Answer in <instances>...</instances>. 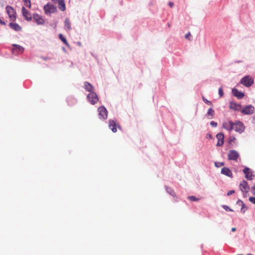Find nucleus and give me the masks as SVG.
Listing matches in <instances>:
<instances>
[{
    "mask_svg": "<svg viewBox=\"0 0 255 255\" xmlns=\"http://www.w3.org/2000/svg\"><path fill=\"white\" fill-rule=\"evenodd\" d=\"M254 82V79L250 75H246L242 78L240 81L241 84L246 87H251Z\"/></svg>",
    "mask_w": 255,
    "mask_h": 255,
    "instance_id": "nucleus-1",
    "label": "nucleus"
},
{
    "mask_svg": "<svg viewBox=\"0 0 255 255\" xmlns=\"http://www.w3.org/2000/svg\"><path fill=\"white\" fill-rule=\"evenodd\" d=\"M234 129L240 133H242L244 132L245 130V126L243 122L240 121H236L235 122H233Z\"/></svg>",
    "mask_w": 255,
    "mask_h": 255,
    "instance_id": "nucleus-2",
    "label": "nucleus"
},
{
    "mask_svg": "<svg viewBox=\"0 0 255 255\" xmlns=\"http://www.w3.org/2000/svg\"><path fill=\"white\" fill-rule=\"evenodd\" d=\"M99 118L101 120H106L108 118V110L104 106L99 107L98 109Z\"/></svg>",
    "mask_w": 255,
    "mask_h": 255,
    "instance_id": "nucleus-3",
    "label": "nucleus"
},
{
    "mask_svg": "<svg viewBox=\"0 0 255 255\" xmlns=\"http://www.w3.org/2000/svg\"><path fill=\"white\" fill-rule=\"evenodd\" d=\"M44 10L46 14L55 13L57 10V7L50 2L44 5Z\"/></svg>",
    "mask_w": 255,
    "mask_h": 255,
    "instance_id": "nucleus-4",
    "label": "nucleus"
},
{
    "mask_svg": "<svg viewBox=\"0 0 255 255\" xmlns=\"http://www.w3.org/2000/svg\"><path fill=\"white\" fill-rule=\"evenodd\" d=\"M11 52L14 55L22 54L24 51V48L20 45L13 44L11 45Z\"/></svg>",
    "mask_w": 255,
    "mask_h": 255,
    "instance_id": "nucleus-5",
    "label": "nucleus"
},
{
    "mask_svg": "<svg viewBox=\"0 0 255 255\" xmlns=\"http://www.w3.org/2000/svg\"><path fill=\"white\" fill-rule=\"evenodd\" d=\"M255 107L252 105L245 106L241 110V112L243 115H250L253 114L255 112Z\"/></svg>",
    "mask_w": 255,
    "mask_h": 255,
    "instance_id": "nucleus-6",
    "label": "nucleus"
},
{
    "mask_svg": "<svg viewBox=\"0 0 255 255\" xmlns=\"http://www.w3.org/2000/svg\"><path fill=\"white\" fill-rule=\"evenodd\" d=\"M6 10L9 17L12 20L15 21L16 18V12L13 8L10 5H7L6 6Z\"/></svg>",
    "mask_w": 255,
    "mask_h": 255,
    "instance_id": "nucleus-7",
    "label": "nucleus"
},
{
    "mask_svg": "<svg viewBox=\"0 0 255 255\" xmlns=\"http://www.w3.org/2000/svg\"><path fill=\"white\" fill-rule=\"evenodd\" d=\"M87 99L92 105H95L99 101V98L94 91L89 93L87 95Z\"/></svg>",
    "mask_w": 255,
    "mask_h": 255,
    "instance_id": "nucleus-8",
    "label": "nucleus"
},
{
    "mask_svg": "<svg viewBox=\"0 0 255 255\" xmlns=\"http://www.w3.org/2000/svg\"><path fill=\"white\" fill-rule=\"evenodd\" d=\"M239 186L240 190L243 193L244 196H245V193L248 194L249 192V190L250 189V187L248 185V182L246 180H243L240 183Z\"/></svg>",
    "mask_w": 255,
    "mask_h": 255,
    "instance_id": "nucleus-9",
    "label": "nucleus"
},
{
    "mask_svg": "<svg viewBox=\"0 0 255 255\" xmlns=\"http://www.w3.org/2000/svg\"><path fill=\"white\" fill-rule=\"evenodd\" d=\"M239 153L236 150L232 149L229 151L228 158L230 160H236L239 157Z\"/></svg>",
    "mask_w": 255,
    "mask_h": 255,
    "instance_id": "nucleus-10",
    "label": "nucleus"
},
{
    "mask_svg": "<svg viewBox=\"0 0 255 255\" xmlns=\"http://www.w3.org/2000/svg\"><path fill=\"white\" fill-rule=\"evenodd\" d=\"M243 171L245 173V178L247 180H252L253 179V177H255V175L253 174L252 171L250 168L245 167Z\"/></svg>",
    "mask_w": 255,
    "mask_h": 255,
    "instance_id": "nucleus-11",
    "label": "nucleus"
},
{
    "mask_svg": "<svg viewBox=\"0 0 255 255\" xmlns=\"http://www.w3.org/2000/svg\"><path fill=\"white\" fill-rule=\"evenodd\" d=\"M109 127L113 132H117V127L121 129V126L119 125H117L116 123V121L113 120H112V119H110L109 121Z\"/></svg>",
    "mask_w": 255,
    "mask_h": 255,
    "instance_id": "nucleus-12",
    "label": "nucleus"
},
{
    "mask_svg": "<svg viewBox=\"0 0 255 255\" xmlns=\"http://www.w3.org/2000/svg\"><path fill=\"white\" fill-rule=\"evenodd\" d=\"M233 122L232 121H229L228 122H223L222 124L223 128H225L227 130L232 131L234 129Z\"/></svg>",
    "mask_w": 255,
    "mask_h": 255,
    "instance_id": "nucleus-13",
    "label": "nucleus"
},
{
    "mask_svg": "<svg viewBox=\"0 0 255 255\" xmlns=\"http://www.w3.org/2000/svg\"><path fill=\"white\" fill-rule=\"evenodd\" d=\"M33 18L35 21L38 25H43L44 24V20L42 18V16L40 15L37 13H34L33 14L32 18Z\"/></svg>",
    "mask_w": 255,
    "mask_h": 255,
    "instance_id": "nucleus-14",
    "label": "nucleus"
},
{
    "mask_svg": "<svg viewBox=\"0 0 255 255\" xmlns=\"http://www.w3.org/2000/svg\"><path fill=\"white\" fill-rule=\"evenodd\" d=\"M232 93L234 96L237 97L238 99H242L245 96V93L244 92L239 91L236 88L232 89Z\"/></svg>",
    "mask_w": 255,
    "mask_h": 255,
    "instance_id": "nucleus-15",
    "label": "nucleus"
},
{
    "mask_svg": "<svg viewBox=\"0 0 255 255\" xmlns=\"http://www.w3.org/2000/svg\"><path fill=\"white\" fill-rule=\"evenodd\" d=\"M218 141L216 144L217 146H221L224 143V134L223 132H219L216 134Z\"/></svg>",
    "mask_w": 255,
    "mask_h": 255,
    "instance_id": "nucleus-16",
    "label": "nucleus"
},
{
    "mask_svg": "<svg viewBox=\"0 0 255 255\" xmlns=\"http://www.w3.org/2000/svg\"><path fill=\"white\" fill-rule=\"evenodd\" d=\"M229 108L231 110H233L235 111H240L242 110V106L240 104H237L233 101L229 102Z\"/></svg>",
    "mask_w": 255,
    "mask_h": 255,
    "instance_id": "nucleus-17",
    "label": "nucleus"
},
{
    "mask_svg": "<svg viewBox=\"0 0 255 255\" xmlns=\"http://www.w3.org/2000/svg\"><path fill=\"white\" fill-rule=\"evenodd\" d=\"M221 173L230 178H233V173L231 169L227 167H224L221 169Z\"/></svg>",
    "mask_w": 255,
    "mask_h": 255,
    "instance_id": "nucleus-18",
    "label": "nucleus"
},
{
    "mask_svg": "<svg viewBox=\"0 0 255 255\" xmlns=\"http://www.w3.org/2000/svg\"><path fill=\"white\" fill-rule=\"evenodd\" d=\"M21 11L22 15L27 21H31L32 20V16L30 15V13L25 8V7L22 6Z\"/></svg>",
    "mask_w": 255,
    "mask_h": 255,
    "instance_id": "nucleus-19",
    "label": "nucleus"
},
{
    "mask_svg": "<svg viewBox=\"0 0 255 255\" xmlns=\"http://www.w3.org/2000/svg\"><path fill=\"white\" fill-rule=\"evenodd\" d=\"M236 204L241 207V212L243 214L245 213V212L248 210V207L246 206L245 204L241 199L238 200Z\"/></svg>",
    "mask_w": 255,
    "mask_h": 255,
    "instance_id": "nucleus-20",
    "label": "nucleus"
},
{
    "mask_svg": "<svg viewBox=\"0 0 255 255\" xmlns=\"http://www.w3.org/2000/svg\"><path fill=\"white\" fill-rule=\"evenodd\" d=\"M9 26L15 31H20L22 30V27L17 23L10 22Z\"/></svg>",
    "mask_w": 255,
    "mask_h": 255,
    "instance_id": "nucleus-21",
    "label": "nucleus"
},
{
    "mask_svg": "<svg viewBox=\"0 0 255 255\" xmlns=\"http://www.w3.org/2000/svg\"><path fill=\"white\" fill-rule=\"evenodd\" d=\"M84 88L86 91L89 92L90 93H91V92H94L93 91L94 87L91 83H90L86 81L84 82Z\"/></svg>",
    "mask_w": 255,
    "mask_h": 255,
    "instance_id": "nucleus-22",
    "label": "nucleus"
},
{
    "mask_svg": "<svg viewBox=\"0 0 255 255\" xmlns=\"http://www.w3.org/2000/svg\"><path fill=\"white\" fill-rule=\"evenodd\" d=\"M58 8L60 10L64 11L66 10V5L64 0H58Z\"/></svg>",
    "mask_w": 255,
    "mask_h": 255,
    "instance_id": "nucleus-23",
    "label": "nucleus"
},
{
    "mask_svg": "<svg viewBox=\"0 0 255 255\" xmlns=\"http://www.w3.org/2000/svg\"><path fill=\"white\" fill-rule=\"evenodd\" d=\"M64 28L65 30L70 31L71 30V22L68 18H66L64 20Z\"/></svg>",
    "mask_w": 255,
    "mask_h": 255,
    "instance_id": "nucleus-24",
    "label": "nucleus"
},
{
    "mask_svg": "<svg viewBox=\"0 0 255 255\" xmlns=\"http://www.w3.org/2000/svg\"><path fill=\"white\" fill-rule=\"evenodd\" d=\"M214 115H215V111L212 108H209L208 109L207 113L205 115V116L206 117H208L209 116H211V118H208V119H212L214 117Z\"/></svg>",
    "mask_w": 255,
    "mask_h": 255,
    "instance_id": "nucleus-25",
    "label": "nucleus"
},
{
    "mask_svg": "<svg viewBox=\"0 0 255 255\" xmlns=\"http://www.w3.org/2000/svg\"><path fill=\"white\" fill-rule=\"evenodd\" d=\"M165 189L167 193H168L169 194H170L173 197L177 198L175 193L173 189H172L171 188L166 185L165 186Z\"/></svg>",
    "mask_w": 255,
    "mask_h": 255,
    "instance_id": "nucleus-26",
    "label": "nucleus"
},
{
    "mask_svg": "<svg viewBox=\"0 0 255 255\" xmlns=\"http://www.w3.org/2000/svg\"><path fill=\"white\" fill-rule=\"evenodd\" d=\"M58 37L63 42V43L66 45V46H67L68 47H70V45L68 43L66 37H64L62 34H59Z\"/></svg>",
    "mask_w": 255,
    "mask_h": 255,
    "instance_id": "nucleus-27",
    "label": "nucleus"
},
{
    "mask_svg": "<svg viewBox=\"0 0 255 255\" xmlns=\"http://www.w3.org/2000/svg\"><path fill=\"white\" fill-rule=\"evenodd\" d=\"M67 102L69 105L72 106L73 104H74L76 103V100L74 98H73L72 97H69V98H67Z\"/></svg>",
    "mask_w": 255,
    "mask_h": 255,
    "instance_id": "nucleus-28",
    "label": "nucleus"
},
{
    "mask_svg": "<svg viewBox=\"0 0 255 255\" xmlns=\"http://www.w3.org/2000/svg\"><path fill=\"white\" fill-rule=\"evenodd\" d=\"M24 3V5L30 8L31 6V0H22Z\"/></svg>",
    "mask_w": 255,
    "mask_h": 255,
    "instance_id": "nucleus-29",
    "label": "nucleus"
},
{
    "mask_svg": "<svg viewBox=\"0 0 255 255\" xmlns=\"http://www.w3.org/2000/svg\"><path fill=\"white\" fill-rule=\"evenodd\" d=\"M222 207L226 211L233 212V210H232L230 207L227 205H223L222 206Z\"/></svg>",
    "mask_w": 255,
    "mask_h": 255,
    "instance_id": "nucleus-30",
    "label": "nucleus"
},
{
    "mask_svg": "<svg viewBox=\"0 0 255 255\" xmlns=\"http://www.w3.org/2000/svg\"><path fill=\"white\" fill-rule=\"evenodd\" d=\"M225 164L224 162H215V166L219 168L222 166H223Z\"/></svg>",
    "mask_w": 255,
    "mask_h": 255,
    "instance_id": "nucleus-31",
    "label": "nucleus"
},
{
    "mask_svg": "<svg viewBox=\"0 0 255 255\" xmlns=\"http://www.w3.org/2000/svg\"><path fill=\"white\" fill-rule=\"evenodd\" d=\"M202 99L205 103L208 105L213 106V104L211 101L208 100L204 97H203Z\"/></svg>",
    "mask_w": 255,
    "mask_h": 255,
    "instance_id": "nucleus-32",
    "label": "nucleus"
},
{
    "mask_svg": "<svg viewBox=\"0 0 255 255\" xmlns=\"http://www.w3.org/2000/svg\"><path fill=\"white\" fill-rule=\"evenodd\" d=\"M188 199L192 201H197L199 199L194 196H190L188 197Z\"/></svg>",
    "mask_w": 255,
    "mask_h": 255,
    "instance_id": "nucleus-33",
    "label": "nucleus"
},
{
    "mask_svg": "<svg viewBox=\"0 0 255 255\" xmlns=\"http://www.w3.org/2000/svg\"><path fill=\"white\" fill-rule=\"evenodd\" d=\"M236 140V138L235 136H230L229 139V140H228V143L229 144H231V143L233 141H234L235 140Z\"/></svg>",
    "mask_w": 255,
    "mask_h": 255,
    "instance_id": "nucleus-34",
    "label": "nucleus"
},
{
    "mask_svg": "<svg viewBox=\"0 0 255 255\" xmlns=\"http://www.w3.org/2000/svg\"><path fill=\"white\" fill-rule=\"evenodd\" d=\"M224 95V92L222 87L219 88V95L220 97H222Z\"/></svg>",
    "mask_w": 255,
    "mask_h": 255,
    "instance_id": "nucleus-35",
    "label": "nucleus"
},
{
    "mask_svg": "<svg viewBox=\"0 0 255 255\" xmlns=\"http://www.w3.org/2000/svg\"><path fill=\"white\" fill-rule=\"evenodd\" d=\"M210 125H211V127H212L213 128H216L217 127L218 124H217V123H216V122L215 121H211L210 123Z\"/></svg>",
    "mask_w": 255,
    "mask_h": 255,
    "instance_id": "nucleus-36",
    "label": "nucleus"
},
{
    "mask_svg": "<svg viewBox=\"0 0 255 255\" xmlns=\"http://www.w3.org/2000/svg\"><path fill=\"white\" fill-rule=\"evenodd\" d=\"M249 201H250L251 203H253V204H255V197H250L249 198Z\"/></svg>",
    "mask_w": 255,
    "mask_h": 255,
    "instance_id": "nucleus-37",
    "label": "nucleus"
},
{
    "mask_svg": "<svg viewBox=\"0 0 255 255\" xmlns=\"http://www.w3.org/2000/svg\"><path fill=\"white\" fill-rule=\"evenodd\" d=\"M235 192V190H231L229 191L228 192L227 194V195L228 196H229L231 195H232L233 194H234V193Z\"/></svg>",
    "mask_w": 255,
    "mask_h": 255,
    "instance_id": "nucleus-38",
    "label": "nucleus"
},
{
    "mask_svg": "<svg viewBox=\"0 0 255 255\" xmlns=\"http://www.w3.org/2000/svg\"><path fill=\"white\" fill-rule=\"evenodd\" d=\"M206 137L208 139H212L213 138V136L212 135V134L210 133H207L206 134Z\"/></svg>",
    "mask_w": 255,
    "mask_h": 255,
    "instance_id": "nucleus-39",
    "label": "nucleus"
},
{
    "mask_svg": "<svg viewBox=\"0 0 255 255\" xmlns=\"http://www.w3.org/2000/svg\"><path fill=\"white\" fill-rule=\"evenodd\" d=\"M252 191L253 194L255 195V185L252 187Z\"/></svg>",
    "mask_w": 255,
    "mask_h": 255,
    "instance_id": "nucleus-40",
    "label": "nucleus"
},
{
    "mask_svg": "<svg viewBox=\"0 0 255 255\" xmlns=\"http://www.w3.org/2000/svg\"><path fill=\"white\" fill-rule=\"evenodd\" d=\"M190 32H188L185 35V38H188V37L190 36Z\"/></svg>",
    "mask_w": 255,
    "mask_h": 255,
    "instance_id": "nucleus-41",
    "label": "nucleus"
},
{
    "mask_svg": "<svg viewBox=\"0 0 255 255\" xmlns=\"http://www.w3.org/2000/svg\"><path fill=\"white\" fill-rule=\"evenodd\" d=\"M168 5H169V6L170 7H172V6H173V5H174V3H173V2H172L169 1V2H168Z\"/></svg>",
    "mask_w": 255,
    "mask_h": 255,
    "instance_id": "nucleus-42",
    "label": "nucleus"
},
{
    "mask_svg": "<svg viewBox=\"0 0 255 255\" xmlns=\"http://www.w3.org/2000/svg\"><path fill=\"white\" fill-rule=\"evenodd\" d=\"M41 58L45 61L49 59V58L48 57H42Z\"/></svg>",
    "mask_w": 255,
    "mask_h": 255,
    "instance_id": "nucleus-43",
    "label": "nucleus"
},
{
    "mask_svg": "<svg viewBox=\"0 0 255 255\" xmlns=\"http://www.w3.org/2000/svg\"><path fill=\"white\" fill-rule=\"evenodd\" d=\"M62 49L64 51V53H67V51L64 47H62Z\"/></svg>",
    "mask_w": 255,
    "mask_h": 255,
    "instance_id": "nucleus-44",
    "label": "nucleus"
},
{
    "mask_svg": "<svg viewBox=\"0 0 255 255\" xmlns=\"http://www.w3.org/2000/svg\"><path fill=\"white\" fill-rule=\"evenodd\" d=\"M236 230V229L235 228H233L232 229V232H234V231H235Z\"/></svg>",
    "mask_w": 255,
    "mask_h": 255,
    "instance_id": "nucleus-45",
    "label": "nucleus"
},
{
    "mask_svg": "<svg viewBox=\"0 0 255 255\" xmlns=\"http://www.w3.org/2000/svg\"><path fill=\"white\" fill-rule=\"evenodd\" d=\"M58 0H52V1L56 3L57 1Z\"/></svg>",
    "mask_w": 255,
    "mask_h": 255,
    "instance_id": "nucleus-46",
    "label": "nucleus"
},
{
    "mask_svg": "<svg viewBox=\"0 0 255 255\" xmlns=\"http://www.w3.org/2000/svg\"><path fill=\"white\" fill-rule=\"evenodd\" d=\"M253 120L255 121V115L253 117Z\"/></svg>",
    "mask_w": 255,
    "mask_h": 255,
    "instance_id": "nucleus-47",
    "label": "nucleus"
},
{
    "mask_svg": "<svg viewBox=\"0 0 255 255\" xmlns=\"http://www.w3.org/2000/svg\"><path fill=\"white\" fill-rule=\"evenodd\" d=\"M78 45H81V42H78Z\"/></svg>",
    "mask_w": 255,
    "mask_h": 255,
    "instance_id": "nucleus-48",
    "label": "nucleus"
},
{
    "mask_svg": "<svg viewBox=\"0 0 255 255\" xmlns=\"http://www.w3.org/2000/svg\"><path fill=\"white\" fill-rule=\"evenodd\" d=\"M245 196H244V197H247V194L245 193Z\"/></svg>",
    "mask_w": 255,
    "mask_h": 255,
    "instance_id": "nucleus-49",
    "label": "nucleus"
},
{
    "mask_svg": "<svg viewBox=\"0 0 255 255\" xmlns=\"http://www.w3.org/2000/svg\"><path fill=\"white\" fill-rule=\"evenodd\" d=\"M237 63H240V61H237Z\"/></svg>",
    "mask_w": 255,
    "mask_h": 255,
    "instance_id": "nucleus-50",
    "label": "nucleus"
},
{
    "mask_svg": "<svg viewBox=\"0 0 255 255\" xmlns=\"http://www.w3.org/2000/svg\"><path fill=\"white\" fill-rule=\"evenodd\" d=\"M251 255V254H249V255Z\"/></svg>",
    "mask_w": 255,
    "mask_h": 255,
    "instance_id": "nucleus-51",
    "label": "nucleus"
}]
</instances>
